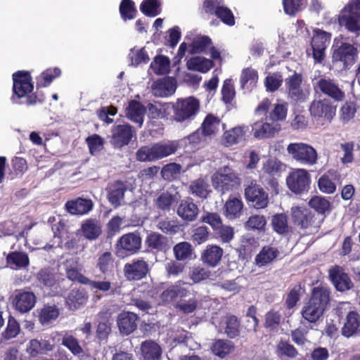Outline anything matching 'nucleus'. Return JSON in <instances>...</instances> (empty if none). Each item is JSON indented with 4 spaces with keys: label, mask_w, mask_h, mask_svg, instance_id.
I'll list each match as a JSON object with an SVG mask.
<instances>
[{
    "label": "nucleus",
    "mask_w": 360,
    "mask_h": 360,
    "mask_svg": "<svg viewBox=\"0 0 360 360\" xmlns=\"http://www.w3.org/2000/svg\"><path fill=\"white\" fill-rule=\"evenodd\" d=\"M330 292L328 289L322 287L314 288L309 300L302 309V317L310 323L316 322L329 302Z\"/></svg>",
    "instance_id": "1"
},
{
    "label": "nucleus",
    "mask_w": 360,
    "mask_h": 360,
    "mask_svg": "<svg viewBox=\"0 0 360 360\" xmlns=\"http://www.w3.org/2000/svg\"><path fill=\"white\" fill-rule=\"evenodd\" d=\"M340 27L348 32H360V0H349L337 15Z\"/></svg>",
    "instance_id": "2"
},
{
    "label": "nucleus",
    "mask_w": 360,
    "mask_h": 360,
    "mask_svg": "<svg viewBox=\"0 0 360 360\" xmlns=\"http://www.w3.org/2000/svg\"><path fill=\"white\" fill-rule=\"evenodd\" d=\"M288 156L292 160L307 166L317 163L318 153L311 145L303 142H293L286 148Z\"/></svg>",
    "instance_id": "3"
},
{
    "label": "nucleus",
    "mask_w": 360,
    "mask_h": 360,
    "mask_svg": "<svg viewBox=\"0 0 360 360\" xmlns=\"http://www.w3.org/2000/svg\"><path fill=\"white\" fill-rule=\"evenodd\" d=\"M174 120L183 122L193 119L200 110V101L193 96L179 98L172 106Z\"/></svg>",
    "instance_id": "4"
},
{
    "label": "nucleus",
    "mask_w": 360,
    "mask_h": 360,
    "mask_svg": "<svg viewBox=\"0 0 360 360\" xmlns=\"http://www.w3.org/2000/svg\"><path fill=\"white\" fill-rule=\"evenodd\" d=\"M214 188L222 192L232 190L240 184V178L229 167H224L214 173L212 177Z\"/></svg>",
    "instance_id": "5"
},
{
    "label": "nucleus",
    "mask_w": 360,
    "mask_h": 360,
    "mask_svg": "<svg viewBox=\"0 0 360 360\" xmlns=\"http://www.w3.org/2000/svg\"><path fill=\"white\" fill-rule=\"evenodd\" d=\"M291 212L293 223L304 231V233L311 234L317 231L319 223L309 210L300 207H292Z\"/></svg>",
    "instance_id": "6"
},
{
    "label": "nucleus",
    "mask_w": 360,
    "mask_h": 360,
    "mask_svg": "<svg viewBox=\"0 0 360 360\" xmlns=\"http://www.w3.org/2000/svg\"><path fill=\"white\" fill-rule=\"evenodd\" d=\"M311 183V176L307 170L302 168L293 169L286 178L288 188L295 194L307 191Z\"/></svg>",
    "instance_id": "7"
},
{
    "label": "nucleus",
    "mask_w": 360,
    "mask_h": 360,
    "mask_svg": "<svg viewBox=\"0 0 360 360\" xmlns=\"http://www.w3.org/2000/svg\"><path fill=\"white\" fill-rule=\"evenodd\" d=\"M285 82L290 99L296 102H304L308 98L309 89L303 85L302 75L295 72L286 78Z\"/></svg>",
    "instance_id": "8"
},
{
    "label": "nucleus",
    "mask_w": 360,
    "mask_h": 360,
    "mask_svg": "<svg viewBox=\"0 0 360 360\" xmlns=\"http://www.w3.org/2000/svg\"><path fill=\"white\" fill-rule=\"evenodd\" d=\"M336 108L337 106L333 105L330 100L323 98L313 101L309 107V112L316 119L331 121L335 115Z\"/></svg>",
    "instance_id": "9"
},
{
    "label": "nucleus",
    "mask_w": 360,
    "mask_h": 360,
    "mask_svg": "<svg viewBox=\"0 0 360 360\" xmlns=\"http://www.w3.org/2000/svg\"><path fill=\"white\" fill-rule=\"evenodd\" d=\"M356 49L348 43H342L334 49L333 53V61L340 63L344 69H349L356 61Z\"/></svg>",
    "instance_id": "10"
},
{
    "label": "nucleus",
    "mask_w": 360,
    "mask_h": 360,
    "mask_svg": "<svg viewBox=\"0 0 360 360\" xmlns=\"http://www.w3.org/2000/svg\"><path fill=\"white\" fill-rule=\"evenodd\" d=\"M331 34L323 30L316 29L314 30L311 39L312 55L316 62L320 63L324 58L325 50L329 45Z\"/></svg>",
    "instance_id": "11"
},
{
    "label": "nucleus",
    "mask_w": 360,
    "mask_h": 360,
    "mask_svg": "<svg viewBox=\"0 0 360 360\" xmlns=\"http://www.w3.org/2000/svg\"><path fill=\"white\" fill-rule=\"evenodd\" d=\"M250 134L248 125H237L224 131L221 142L226 147H231L245 141Z\"/></svg>",
    "instance_id": "12"
},
{
    "label": "nucleus",
    "mask_w": 360,
    "mask_h": 360,
    "mask_svg": "<svg viewBox=\"0 0 360 360\" xmlns=\"http://www.w3.org/2000/svg\"><path fill=\"white\" fill-rule=\"evenodd\" d=\"M315 91H320L325 95L333 98L335 101H342L345 98V93L338 85L328 77H321L314 83Z\"/></svg>",
    "instance_id": "13"
},
{
    "label": "nucleus",
    "mask_w": 360,
    "mask_h": 360,
    "mask_svg": "<svg viewBox=\"0 0 360 360\" xmlns=\"http://www.w3.org/2000/svg\"><path fill=\"white\" fill-rule=\"evenodd\" d=\"M245 196L248 202L256 209H262L269 203L268 195L266 192L254 182L245 189Z\"/></svg>",
    "instance_id": "14"
},
{
    "label": "nucleus",
    "mask_w": 360,
    "mask_h": 360,
    "mask_svg": "<svg viewBox=\"0 0 360 360\" xmlns=\"http://www.w3.org/2000/svg\"><path fill=\"white\" fill-rule=\"evenodd\" d=\"M37 297L34 292L19 290L16 291L12 304L18 311L24 314L33 309Z\"/></svg>",
    "instance_id": "15"
},
{
    "label": "nucleus",
    "mask_w": 360,
    "mask_h": 360,
    "mask_svg": "<svg viewBox=\"0 0 360 360\" xmlns=\"http://www.w3.org/2000/svg\"><path fill=\"white\" fill-rule=\"evenodd\" d=\"M13 93L18 98H22L33 89L28 72L18 71L13 75Z\"/></svg>",
    "instance_id": "16"
},
{
    "label": "nucleus",
    "mask_w": 360,
    "mask_h": 360,
    "mask_svg": "<svg viewBox=\"0 0 360 360\" xmlns=\"http://www.w3.org/2000/svg\"><path fill=\"white\" fill-rule=\"evenodd\" d=\"M133 136L131 127L129 124L117 125L112 130L110 142L116 148L127 145Z\"/></svg>",
    "instance_id": "17"
},
{
    "label": "nucleus",
    "mask_w": 360,
    "mask_h": 360,
    "mask_svg": "<svg viewBox=\"0 0 360 360\" xmlns=\"http://www.w3.org/2000/svg\"><path fill=\"white\" fill-rule=\"evenodd\" d=\"M224 250L217 245H208L202 250L200 255L202 262L210 266L216 267L221 262Z\"/></svg>",
    "instance_id": "18"
},
{
    "label": "nucleus",
    "mask_w": 360,
    "mask_h": 360,
    "mask_svg": "<svg viewBox=\"0 0 360 360\" xmlns=\"http://www.w3.org/2000/svg\"><path fill=\"white\" fill-rule=\"evenodd\" d=\"M124 271L128 280H140L146 276L148 266L145 261L138 259L126 264L124 266Z\"/></svg>",
    "instance_id": "19"
},
{
    "label": "nucleus",
    "mask_w": 360,
    "mask_h": 360,
    "mask_svg": "<svg viewBox=\"0 0 360 360\" xmlns=\"http://www.w3.org/2000/svg\"><path fill=\"white\" fill-rule=\"evenodd\" d=\"M243 207L244 204L240 198L230 196L224 204L223 214L228 219L234 220L241 216Z\"/></svg>",
    "instance_id": "20"
},
{
    "label": "nucleus",
    "mask_w": 360,
    "mask_h": 360,
    "mask_svg": "<svg viewBox=\"0 0 360 360\" xmlns=\"http://www.w3.org/2000/svg\"><path fill=\"white\" fill-rule=\"evenodd\" d=\"M339 174L337 171L330 169L324 173L318 181L319 190L327 194H333L336 191V181L338 180Z\"/></svg>",
    "instance_id": "21"
},
{
    "label": "nucleus",
    "mask_w": 360,
    "mask_h": 360,
    "mask_svg": "<svg viewBox=\"0 0 360 360\" xmlns=\"http://www.w3.org/2000/svg\"><path fill=\"white\" fill-rule=\"evenodd\" d=\"M280 129V127L278 124L264 122L262 121L256 122L252 125L253 135L259 139L271 138L278 133Z\"/></svg>",
    "instance_id": "22"
},
{
    "label": "nucleus",
    "mask_w": 360,
    "mask_h": 360,
    "mask_svg": "<svg viewBox=\"0 0 360 360\" xmlns=\"http://www.w3.org/2000/svg\"><path fill=\"white\" fill-rule=\"evenodd\" d=\"M329 274L331 281L338 290L345 291L352 287L350 278L342 268L333 267L330 270Z\"/></svg>",
    "instance_id": "23"
},
{
    "label": "nucleus",
    "mask_w": 360,
    "mask_h": 360,
    "mask_svg": "<svg viewBox=\"0 0 360 360\" xmlns=\"http://www.w3.org/2000/svg\"><path fill=\"white\" fill-rule=\"evenodd\" d=\"M93 205V202L90 199L78 198L67 202L65 207L71 214L83 215L89 213Z\"/></svg>",
    "instance_id": "24"
},
{
    "label": "nucleus",
    "mask_w": 360,
    "mask_h": 360,
    "mask_svg": "<svg viewBox=\"0 0 360 360\" xmlns=\"http://www.w3.org/2000/svg\"><path fill=\"white\" fill-rule=\"evenodd\" d=\"M141 360H160L162 348L153 340H146L141 344L140 347Z\"/></svg>",
    "instance_id": "25"
},
{
    "label": "nucleus",
    "mask_w": 360,
    "mask_h": 360,
    "mask_svg": "<svg viewBox=\"0 0 360 360\" xmlns=\"http://www.w3.org/2000/svg\"><path fill=\"white\" fill-rule=\"evenodd\" d=\"M176 212L183 220L193 221L198 216V207L191 198H187L180 202Z\"/></svg>",
    "instance_id": "26"
},
{
    "label": "nucleus",
    "mask_w": 360,
    "mask_h": 360,
    "mask_svg": "<svg viewBox=\"0 0 360 360\" xmlns=\"http://www.w3.org/2000/svg\"><path fill=\"white\" fill-rule=\"evenodd\" d=\"M137 316L132 312L124 311L117 317L119 330L123 335H129L136 328Z\"/></svg>",
    "instance_id": "27"
},
{
    "label": "nucleus",
    "mask_w": 360,
    "mask_h": 360,
    "mask_svg": "<svg viewBox=\"0 0 360 360\" xmlns=\"http://www.w3.org/2000/svg\"><path fill=\"white\" fill-rule=\"evenodd\" d=\"M176 89V81L172 77H166L156 82L153 85V94L164 97L173 94Z\"/></svg>",
    "instance_id": "28"
},
{
    "label": "nucleus",
    "mask_w": 360,
    "mask_h": 360,
    "mask_svg": "<svg viewBox=\"0 0 360 360\" xmlns=\"http://www.w3.org/2000/svg\"><path fill=\"white\" fill-rule=\"evenodd\" d=\"M141 246V237L134 233L123 235L119 240L117 247L131 253L137 252Z\"/></svg>",
    "instance_id": "29"
},
{
    "label": "nucleus",
    "mask_w": 360,
    "mask_h": 360,
    "mask_svg": "<svg viewBox=\"0 0 360 360\" xmlns=\"http://www.w3.org/2000/svg\"><path fill=\"white\" fill-rule=\"evenodd\" d=\"M360 328V316L357 312L352 311L347 315L345 322L342 328V334L346 338L355 335Z\"/></svg>",
    "instance_id": "30"
},
{
    "label": "nucleus",
    "mask_w": 360,
    "mask_h": 360,
    "mask_svg": "<svg viewBox=\"0 0 360 360\" xmlns=\"http://www.w3.org/2000/svg\"><path fill=\"white\" fill-rule=\"evenodd\" d=\"M145 113V107L136 101H131L126 108L127 117L131 121L137 123L139 127L142 126Z\"/></svg>",
    "instance_id": "31"
},
{
    "label": "nucleus",
    "mask_w": 360,
    "mask_h": 360,
    "mask_svg": "<svg viewBox=\"0 0 360 360\" xmlns=\"http://www.w3.org/2000/svg\"><path fill=\"white\" fill-rule=\"evenodd\" d=\"M187 290L181 286V282L168 287L160 295L162 303H171L179 297L186 296Z\"/></svg>",
    "instance_id": "32"
},
{
    "label": "nucleus",
    "mask_w": 360,
    "mask_h": 360,
    "mask_svg": "<svg viewBox=\"0 0 360 360\" xmlns=\"http://www.w3.org/2000/svg\"><path fill=\"white\" fill-rule=\"evenodd\" d=\"M53 345L48 340H38L37 339L31 340L26 348V352L32 357H36L39 354H43L53 349Z\"/></svg>",
    "instance_id": "33"
},
{
    "label": "nucleus",
    "mask_w": 360,
    "mask_h": 360,
    "mask_svg": "<svg viewBox=\"0 0 360 360\" xmlns=\"http://www.w3.org/2000/svg\"><path fill=\"white\" fill-rule=\"evenodd\" d=\"M213 66L212 60L201 56L191 57L186 62L188 70L201 73L207 72Z\"/></svg>",
    "instance_id": "34"
},
{
    "label": "nucleus",
    "mask_w": 360,
    "mask_h": 360,
    "mask_svg": "<svg viewBox=\"0 0 360 360\" xmlns=\"http://www.w3.org/2000/svg\"><path fill=\"white\" fill-rule=\"evenodd\" d=\"M7 265L13 269L27 267L30 264L27 254L22 252H12L6 257Z\"/></svg>",
    "instance_id": "35"
},
{
    "label": "nucleus",
    "mask_w": 360,
    "mask_h": 360,
    "mask_svg": "<svg viewBox=\"0 0 360 360\" xmlns=\"http://www.w3.org/2000/svg\"><path fill=\"white\" fill-rule=\"evenodd\" d=\"M211 39L205 35H197L193 37L189 44L188 53L190 54L205 52L212 46Z\"/></svg>",
    "instance_id": "36"
},
{
    "label": "nucleus",
    "mask_w": 360,
    "mask_h": 360,
    "mask_svg": "<svg viewBox=\"0 0 360 360\" xmlns=\"http://www.w3.org/2000/svg\"><path fill=\"white\" fill-rule=\"evenodd\" d=\"M240 79L243 89L252 91L258 81L257 72L252 68H245L241 72Z\"/></svg>",
    "instance_id": "37"
},
{
    "label": "nucleus",
    "mask_w": 360,
    "mask_h": 360,
    "mask_svg": "<svg viewBox=\"0 0 360 360\" xmlns=\"http://www.w3.org/2000/svg\"><path fill=\"white\" fill-rule=\"evenodd\" d=\"M278 255L277 249L266 246L257 254L255 257V264L257 266L262 267L272 262Z\"/></svg>",
    "instance_id": "38"
},
{
    "label": "nucleus",
    "mask_w": 360,
    "mask_h": 360,
    "mask_svg": "<svg viewBox=\"0 0 360 360\" xmlns=\"http://www.w3.org/2000/svg\"><path fill=\"white\" fill-rule=\"evenodd\" d=\"M60 314L58 308L55 305H46L40 309L39 321L43 326H48L57 319Z\"/></svg>",
    "instance_id": "39"
},
{
    "label": "nucleus",
    "mask_w": 360,
    "mask_h": 360,
    "mask_svg": "<svg viewBox=\"0 0 360 360\" xmlns=\"http://www.w3.org/2000/svg\"><path fill=\"white\" fill-rule=\"evenodd\" d=\"M174 257L178 261L192 259L193 258L194 250L192 245L188 242H181L173 248Z\"/></svg>",
    "instance_id": "40"
},
{
    "label": "nucleus",
    "mask_w": 360,
    "mask_h": 360,
    "mask_svg": "<svg viewBox=\"0 0 360 360\" xmlns=\"http://www.w3.org/2000/svg\"><path fill=\"white\" fill-rule=\"evenodd\" d=\"M189 189L193 195L201 198H206L210 193L208 181L204 178L191 181Z\"/></svg>",
    "instance_id": "41"
},
{
    "label": "nucleus",
    "mask_w": 360,
    "mask_h": 360,
    "mask_svg": "<svg viewBox=\"0 0 360 360\" xmlns=\"http://www.w3.org/2000/svg\"><path fill=\"white\" fill-rule=\"evenodd\" d=\"M235 349L232 342L224 340H218L211 347L212 353L220 358H224L231 354Z\"/></svg>",
    "instance_id": "42"
},
{
    "label": "nucleus",
    "mask_w": 360,
    "mask_h": 360,
    "mask_svg": "<svg viewBox=\"0 0 360 360\" xmlns=\"http://www.w3.org/2000/svg\"><path fill=\"white\" fill-rule=\"evenodd\" d=\"M172 106L169 103H149L148 110L149 116L153 119H162L169 115Z\"/></svg>",
    "instance_id": "43"
},
{
    "label": "nucleus",
    "mask_w": 360,
    "mask_h": 360,
    "mask_svg": "<svg viewBox=\"0 0 360 360\" xmlns=\"http://www.w3.org/2000/svg\"><path fill=\"white\" fill-rule=\"evenodd\" d=\"M155 154L157 160L166 158L174 154L177 148L176 144L174 142H159L153 144Z\"/></svg>",
    "instance_id": "44"
},
{
    "label": "nucleus",
    "mask_w": 360,
    "mask_h": 360,
    "mask_svg": "<svg viewBox=\"0 0 360 360\" xmlns=\"http://www.w3.org/2000/svg\"><path fill=\"white\" fill-rule=\"evenodd\" d=\"M125 190L124 185L120 182H117L112 186L108 193V198L109 202L115 207H117L122 205Z\"/></svg>",
    "instance_id": "45"
},
{
    "label": "nucleus",
    "mask_w": 360,
    "mask_h": 360,
    "mask_svg": "<svg viewBox=\"0 0 360 360\" xmlns=\"http://www.w3.org/2000/svg\"><path fill=\"white\" fill-rule=\"evenodd\" d=\"M214 274L205 267L198 266L190 269L189 278L193 283H198L206 279L214 280Z\"/></svg>",
    "instance_id": "46"
},
{
    "label": "nucleus",
    "mask_w": 360,
    "mask_h": 360,
    "mask_svg": "<svg viewBox=\"0 0 360 360\" xmlns=\"http://www.w3.org/2000/svg\"><path fill=\"white\" fill-rule=\"evenodd\" d=\"M87 300L86 295L78 290H72L66 299V303L70 309H77L84 306Z\"/></svg>",
    "instance_id": "47"
},
{
    "label": "nucleus",
    "mask_w": 360,
    "mask_h": 360,
    "mask_svg": "<svg viewBox=\"0 0 360 360\" xmlns=\"http://www.w3.org/2000/svg\"><path fill=\"white\" fill-rule=\"evenodd\" d=\"M146 244L148 248L158 251H162L167 248V238L157 233H151L148 235Z\"/></svg>",
    "instance_id": "48"
},
{
    "label": "nucleus",
    "mask_w": 360,
    "mask_h": 360,
    "mask_svg": "<svg viewBox=\"0 0 360 360\" xmlns=\"http://www.w3.org/2000/svg\"><path fill=\"white\" fill-rule=\"evenodd\" d=\"M82 231L84 237L89 240H94L101 234V226L98 221L89 219L82 226Z\"/></svg>",
    "instance_id": "49"
},
{
    "label": "nucleus",
    "mask_w": 360,
    "mask_h": 360,
    "mask_svg": "<svg viewBox=\"0 0 360 360\" xmlns=\"http://www.w3.org/2000/svg\"><path fill=\"white\" fill-rule=\"evenodd\" d=\"M285 165L276 158L267 160L262 166V171L271 176H280L285 170Z\"/></svg>",
    "instance_id": "50"
},
{
    "label": "nucleus",
    "mask_w": 360,
    "mask_h": 360,
    "mask_svg": "<svg viewBox=\"0 0 360 360\" xmlns=\"http://www.w3.org/2000/svg\"><path fill=\"white\" fill-rule=\"evenodd\" d=\"M128 59L130 65L137 66L141 63H146L149 61V56L144 48L134 47L130 49Z\"/></svg>",
    "instance_id": "51"
},
{
    "label": "nucleus",
    "mask_w": 360,
    "mask_h": 360,
    "mask_svg": "<svg viewBox=\"0 0 360 360\" xmlns=\"http://www.w3.org/2000/svg\"><path fill=\"white\" fill-rule=\"evenodd\" d=\"M222 327L224 329V333L231 338H234L239 333L240 323L234 316L225 317L222 322Z\"/></svg>",
    "instance_id": "52"
},
{
    "label": "nucleus",
    "mask_w": 360,
    "mask_h": 360,
    "mask_svg": "<svg viewBox=\"0 0 360 360\" xmlns=\"http://www.w3.org/2000/svg\"><path fill=\"white\" fill-rule=\"evenodd\" d=\"M61 71L58 68H49L44 71L37 78V86L44 87L49 85L53 79L60 75Z\"/></svg>",
    "instance_id": "53"
},
{
    "label": "nucleus",
    "mask_w": 360,
    "mask_h": 360,
    "mask_svg": "<svg viewBox=\"0 0 360 360\" xmlns=\"http://www.w3.org/2000/svg\"><path fill=\"white\" fill-rule=\"evenodd\" d=\"M170 62L168 58L160 56L155 58L150 64V68L156 75L167 74L169 70Z\"/></svg>",
    "instance_id": "54"
},
{
    "label": "nucleus",
    "mask_w": 360,
    "mask_h": 360,
    "mask_svg": "<svg viewBox=\"0 0 360 360\" xmlns=\"http://www.w3.org/2000/svg\"><path fill=\"white\" fill-rule=\"evenodd\" d=\"M219 125L220 120L219 118L211 115H207L202 124L204 135L210 136L215 134L218 131Z\"/></svg>",
    "instance_id": "55"
},
{
    "label": "nucleus",
    "mask_w": 360,
    "mask_h": 360,
    "mask_svg": "<svg viewBox=\"0 0 360 360\" xmlns=\"http://www.w3.org/2000/svg\"><path fill=\"white\" fill-rule=\"evenodd\" d=\"M271 225L273 229L278 234L286 233L289 229L287 216L283 214L274 215L271 219Z\"/></svg>",
    "instance_id": "56"
},
{
    "label": "nucleus",
    "mask_w": 360,
    "mask_h": 360,
    "mask_svg": "<svg viewBox=\"0 0 360 360\" xmlns=\"http://www.w3.org/2000/svg\"><path fill=\"white\" fill-rule=\"evenodd\" d=\"M62 345L68 348L75 356L80 355L84 352L77 339L72 335L65 334L62 338Z\"/></svg>",
    "instance_id": "57"
},
{
    "label": "nucleus",
    "mask_w": 360,
    "mask_h": 360,
    "mask_svg": "<svg viewBox=\"0 0 360 360\" xmlns=\"http://www.w3.org/2000/svg\"><path fill=\"white\" fill-rule=\"evenodd\" d=\"M307 0H283L285 13L289 15H295L306 5Z\"/></svg>",
    "instance_id": "58"
},
{
    "label": "nucleus",
    "mask_w": 360,
    "mask_h": 360,
    "mask_svg": "<svg viewBox=\"0 0 360 360\" xmlns=\"http://www.w3.org/2000/svg\"><path fill=\"white\" fill-rule=\"evenodd\" d=\"M136 159L140 162L156 161L153 145L141 147L136 153Z\"/></svg>",
    "instance_id": "59"
},
{
    "label": "nucleus",
    "mask_w": 360,
    "mask_h": 360,
    "mask_svg": "<svg viewBox=\"0 0 360 360\" xmlns=\"http://www.w3.org/2000/svg\"><path fill=\"white\" fill-rule=\"evenodd\" d=\"M181 170V166L176 163H169L165 165L161 174L164 179L171 181L178 177Z\"/></svg>",
    "instance_id": "60"
},
{
    "label": "nucleus",
    "mask_w": 360,
    "mask_h": 360,
    "mask_svg": "<svg viewBox=\"0 0 360 360\" xmlns=\"http://www.w3.org/2000/svg\"><path fill=\"white\" fill-rule=\"evenodd\" d=\"M309 206L319 213L323 214L330 208V202L321 196H314L309 202Z\"/></svg>",
    "instance_id": "61"
},
{
    "label": "nucleus",
    "mask_w": 360,
    "mask_h": 360,
    "mask_svg": "<svg viewBox=\"0 0 360 360\" xmlns=\"http://www.w3.org/2000/svg\"><path fill=\"white\" fill-rule=\"evenodd\" d=\"M160 3L158 0H145L141 4L140 10L147 16L154 17L160 13Z\"/></svg>",
    "instance_id": "62"
},
{
    "label": "nucleus",
    "mask_w": 360,
    "mask_h": 360,
    "mask_svg": "<svg viewBox=\"0 0 360 360\" xmlns=\"http://www.w3.org/2000/svg\"><path fill=\"white\" fill-rule=\"evenodd\" d=\"M266 224V221L263 215H252L245 223V227L248 230H262Z\"/></svg>",
    "instance_id": "63"
},
{
    "label": "nucleus",
    "mask_w": 360,
    "mask_h": 360,
    "mask_svg": "<svg viewBox=\"0 0 360 360\" xmlns=\"http://www.w3.org/2000/svg\"><path fill=\"white\" fill-rule=\"evenodd\" d=\"M37 280L44 286L51 288L56 285V278L54 274L48 269H41L37 274Z\"/></svg>",
    "instance_id": "64"
}]
</instances>
